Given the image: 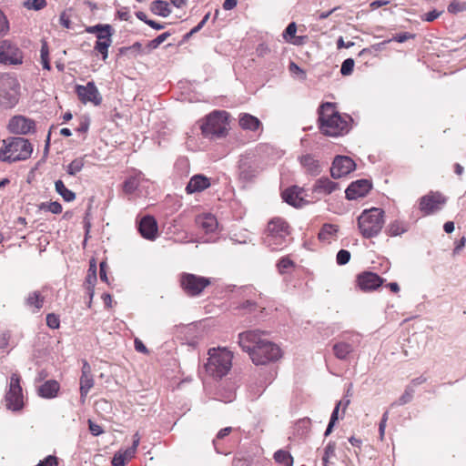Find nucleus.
Wrapping results in <instances>:
<instances>
[{
    "label": "nucleus",
    "mask_w": 466,
    "mask_h": 466,
    "mask_svg": "<svg viewBox=\"0 0 466 466\" xmlns=\"http://www.w3.org/2000/svg\"><path fill=\"white\" fill-rule=\"evenodd\" d=\"M263 336L264 332L258 329L247 330L238 334V345L248 352L252 362L257 366L275 362L282 357L280 348Z\"/></svg>",
    "instance_id": "nucleus-1"
},
{
    "label": "nucleus",
    "mask_w": 466,
    "mask_h": 466,
    "mask_svg": "<svg viewBox=\"0 0 466 466\" xmlns=\"http://www.w3.org/2000/svg\"><path fill=\"white\" fill-rule=\"evenodd\" d=\"M350 119L349 116H342L333 103H323L319 108V127L325 136L339 137L348 133Z\"/></svg>",
    "instance_id": "nucleus-2"
},
{
    "label": "nucleus",
    "mask_w": 466,
    "mask_h": 466,
    "mask_svg": "<svg viewBox=\"0 0 466 466\" xmlns=\"http://www.w3.org/2000/svg\"><path fill=\"white\" fill-rule=\"evenodd\" d=\"M208 358L205 364L207 373L214 378L226 376L232 367L233 353L224 347L208 350Z\"/></svg>",
    "instance_id": "nucleus-3"
},
{
    "label": "nucleus",
    "mask_w": 466,
    "mask_h": 466,
    "mask_svg": "<svg viewBox=\"0 0 466 466\" xmlns=\"http://www.w3.org/2000/svg\"><path fill=\"white\" fill-rule=\"evenodd\" d=\"M357 222L360 235L371 238L380 233L385 223V213L379 208L365 209L358 217Z\"/></svg>",
    "instance_id": "nucleus-4"
},
{
    "label": "nucleus",
    "mask_w": 466,
    "mask_h": 466,
    "mask_svg": "<svg viewBox=\"0 0 466 466\" xmlns=\"http://www.w3.org/2000/svg\"><path fill=\"white\" fill-rule=\"evenodd\" d=\"M5 143V149L0 150V160L4 162L12 163L25 160L30 157L33 152L31 143L24 137H11Z\"/></svg>",
    "instance_id": "nucleus-5"
},
{
    "label": "nucleus",
    "mask_w": 466,
    "mask_h": 466,
    "mask_svg": "<svg viewBox=\"0 0 466 466\" xmlns=\"http://www.w3.org/2000/svg\"><path fill=\"white\" fill-rule=\"evenodd\" d=\"M20 85L16 77L9 75H0V107L8 109L14 107L19 97Z\"/></svg>",
    "instance_id": "nucleus-6"
},
{
    "label": "nucleus",
    "mask_w": 466,
    "mask_h": 466,
    "mask_svg": "<svg viewBox=\"0 0 466 466\" xmlns=\"http://www.w3.org/2000/svg\"><path fill=\"white\" fill-rule=\"evenodd\" d=\"M261 161L253 155L241 156L238 165V177L243 185L253 183L262 172Z\"/></svg>",
    "instance_id": "nucleus-7"
},
{
    "label": "nucleus",
    "mask_w": 466,
    "mask_h": 466,
    "mask_svg": "<svg viewBox=\"0 0 466 466\" xmlns=\"http://www.w3.org/2000/svg\"><path fill=\"white\" fill-rule=\"evenodd\" d=\"M201 131L206 137H222L228 131V113L225 111H214L207 116L201 125Z\"/></svg>",
    "instance_id": "nucleus-8"
},
{
    "label": "nucleus",
    "mask_w": 466,
    "mask_h": 466,
    "mask_svg": "<svg viewBox=\"0 0 466 466\" xmlns=\"http://www.w3.org/2000/svg\"><path fill=\"white\" fill-rule=\"evenodd\" d=\"M267 232L265 243L275 249L286 242L289 234V225L284 219L276 218L268 222Z\"/></svg>",
    "instance_id": "nucleus-9"
},
{
    "label": "nucleus",
    "mask_w": 466,
    "mask_h": 466,
    "mask_svg": "<svg viewBox=\"0 0 466 466\" xmlns=\"http://www.w3.org/2000/svg\"><path fill=\"white\" fill-rule=\"evenodd\" d=\"M180 287L183 291L191 297L198 296L210 285V279L191 273H182L179 278Z\"/></svg>",
    "instance_id": "nucleus-10"
},
{
    "label": "nucleus",
    "mask_w": 466,
    "mask_h": 466,
    "mask_svg": "<svg viewBox=\"0 0 466 466\" xmlns=\"http://www.w3.org/2000/svg\"><path fill=\"white\" fill-rule=\"evenodd\" d=\"M5 405L8 410L13 411L20 410L24 406L22 387L20 386V377L14 373L10 377L9 390L5 394Z\"/></svg>",
    "instance_id": "nucleus-11"
},
{
    "label": "nucleus",
    "mask_w": 466,
    "mask_h": 466,
    "mask_svg": "<svg viewBox=\"0 0 466 466\" xmlns=\"http://www.w3.org/2000/svg\"><path fill=\"white\" fill-rule=\"evenodd\" d=\"M0 63L20 65L23 63V53L9 40H3L0 42Z\"/></svg>",
    "instance_id": "nucleus-12"
},
{
    "label": "nucleus",
    "mask_w": 466,
    "mask_h": 466,
    "mask_svg": "<svg viewBox=\"0 0 466 466\" xmlns=\"http://www.w3.org/2000/svg\"><path fill=\"white\" fill-rule=\"evenodd\" d=\"M446 203V198L440 192H430L420 198V210L425 215H431L440 210Z\"/></svg>",
    "instance_id": "nucleus-13"
},
{
    "label": "nucleus",
    "mask_w": 466,
    "mask_h": 466,
    "mask_svg": "<svg viewBox=\"0 0 466 466\" xmlns=\"http://www.w3.org/2000/svg\"><path fill=\"white\" fill-rule=\"evenodd\" d=\"M76 92L84 104L90 102L99 106L102 102V96L94 82H88L86 86L77 85Z\"/></svg>",
    "instance_id": "nucleus-14"
},
{
    "label": "nucleus",
    "mask_w": 466,
    "mask_h": 466,
    "mask_svg": "<svg viewBox=\"0 0 466 466\" xmlns=\"http://www.w3.org/2000/svg\"><path fill=\"white\" fill-rule=\"evenodd\" d=\"M355 167L356 164L350 157L337 156L332 162L330 175L333 178H340L350 174Z\"/></svg>",
    "instance_id": "nucleus-15"
},
{
    "label": "nucleus",
    "mask_w": 466,
    "mask_h": 466,
    "mask_svg": "<svg viewBox=\"0 0 466 466\" xmlns=\"http://www.w3.org/2000/svg\"><path fill=\"white\" fill-rule=\"evenodd\" d=\"M8 129L13 134L27 135L35 132V123L24 116H15L9 120Z\"/></svg>",
    "instance_id": "nucleus-16"
},
{
    "label": "nucleus",
    "mask_w": 466,
    "mask_h": 466,
    "mask_svg": "<svg viewBox=\"0 0 466 466\" xmlns=\"http://www.w3.org/2000/svg\"><path fill=\"white\" fill-rule=\"evenodd\" d=\"M371 182L368 179H360L352 182L345 190L348 199H357L366 196L371 189Z\"/></svg>",
    "instance_id": "nucleus-17"
},
{
    "label": "nucleus",
    "mask_w": 466,
    "mask_h": 466,
    "mask_svg": "<svg viewBox=\"0 0 466 466\" xmlns=\"http://www.w3.org/2000/svg\"><path fill=\"white\" fill-rule=\"evenodd\" d=\"M357 283L361 290L368 291L379 288L383 283V279L375 273L363 272L358 276Z\"/></svg>",
    "instance_id": "nucleus-18"
},
{
    "label": "nucleus",
    "mask_w": 466,
    "mask_h": 466,
    "mask_svg": "<svg viewBox=\"0 0 466 466\" xmlns=\"http://www.w3.org/2000/svg\"><path fill=\"white\" fill-rule=\"evenodd\" d=\"M114 35L113 27L106 30L103 34L101 33L96 36L97 40L94 46V49L102 56L104 61L108 56V48L112 45V35Z\"/></svg>",
    "instance_id": "nucleus-19"
},
{
    "label": "nucleus",
    "mask_w": 466,
    "mask_h": 466,
    "mask_svg": "<svg viewBox=\"0 0 466 466\" xmlns=\"http://www.w3.org/2000/svg\"><path fill=\"white\" fill-rule=\"evenodd\" d=\"M138 230L143 238L149 240L155 239L157 235L156 219L151 216L142 218L138 225Z\"/></svg>",
    "instance_id": "nucleus-20"
},
{
    "label": "nucleus",
    "mask_w": 466,
    "mask_h": 466,
    "mask_svg": "<svg viewBox=\"0 0 466 466\" xmlns=\"http://www.w3.org/2000/svg\"><path fill=\"white\" fill-rule=\"evenodd\" d=\"M210 187L209 178L204 175L193 176L186 187L187 194L201 192Z\"/></svg>",
    "instance_id": "nucleus-21"
},
{
    "label": "nucleus",
    "mask_w": 466,
    "mask_h": 466,
    "mask_svg": "<svg viewBox=\"0 0 466 466\" xmlns=\"http://www.w3.org/2000/svg\"><path fill=\"white\" fill-rule=\"evenodd\" d=\"M303 189L294 186L291 187L287 188L282 193V198L285 202L288 204L299 208L301 207L303 203V198H302Z\"/></svg>",
    "instance_id": "nucleus-22"
},
{
    "label": "nucleus",
    "mask_w": 466,
    "mask_h": 466,
    "mask_svg": "<svg viewBox=\"0 0 466 466\" xmlns=\"http://www.w3.org/2000/svg\"><path fill=\"white\" fill-rule=\"evenodd\" d=\"M195 221L197 226L206 233L214 232L218 228V220L216 217L210 213L198 215Z\"/></svg>",
    "instance_id": "nucleus-23"
},
{
    "label": "nucleus",
    "mask_w": 466,
    "mask_h": 466,
    "mask_svg": "<svg viewBox=\"0 0 466 466\" xmlns=\"http://www.w3.org/2000/svg\"><path fill=\"white\" fill-rule=\"evenodd\" d=\"M339 188V184L328 177H320L316 180L313 186V192L322 195H329Z\"/></svg>",
    "instance_id": "nucleus-24"
},
{
    "label": "nucleus",
    "mask_w": 466,
    "mask_h": 466,
    "mask_svg": "<svg viewBox=\"0 0 466 466\" xmlns=\"http://www.w3.org/2000/svg\"><path fill=\"white\" fill-rule=\"evenodd\" d=\"M300 164L311 176H317L321 172V167L317 159L311 155H305L300 157Z\"/></svg>",
    "instance_id": "nucleus-25"
},
{
    "label": "nucleus",
    "mask_w": 466,
    "mask_h": 466,
    "mask_svg": "<svg viewBox=\"0 0 466 466\" xmlns=\"http://www.w3.org/2000/svg\"><path fill=\"white\" fill-rule=\"evenodd\" d=\"M338 232V225L326 223L321 227L318 238L320 241L330 243L337 237Z\"/></svg>",
    "instance_id": "nucleus-26"
},
{
    "label": "nucleus",
    "mask_w": 466,
    "mask_h": 466,
    "mask_svg": "<svg viewBox=\"0 0 466 466\" xmlns=\"http://www.w3.org/2000/svg\"><path fill=\"white\" fill-rule=\"evenodd\" d=\"M59 390V384L57 381L50 380L42 384L38 389V393L41 397L51 399L56 396Z\"/></svg>",
    "instance_id": "nucleus-27"
},
{
    "label": "nucleus",
    "mask_w": 466,
    "mask_h": 466,
    "mask_svg": "<svg viewBox=\"0 0 466 466\" xmlns=\"http://www.w3.org/2000/svg\"><path fill=\"white\" fill-rule=\"evenodd\" d=\"M239 125L243 129L256 131L260 126V121L256 116L244 113L239 116Z\"/></svg>",
    "instance_id": "nucleus-28"
},
{
    "label": "nucleus",
    "mask_w": 466,
    "mask_h": 466,
    "mask_svg": "<svg viewBox=\"0 0 466 466\" xmlns=\"http://www.w3.org/2000/svg\"><path fill=\"white\" fill-rule=\"evenodd\" d=\"M354 348L351 344L347 342H338L333 346V351L339 360H345L348 356L353 351Z\"/></svg>",
    "instance_id": "nucleus-29"
},
{
    "label": "nucleus",
    "mask_w": 466,
    "mask_h": 466,
    "mask_svg": "<svg viewBox=\"0 0 466 466\" xmlns=\"http://www.w3.org/2000/svg\"><path fill=\"white\" fill-rule=\"evenodd\" d=\"M409 229V224L401 220H395L390 223L387 228V234L390 237L400 236Z\"/></svg>",
    "instance_id": "nucleus-30"
},
{
    "label": "nucleus",
    "mask_w": 466,
    "mask_h": 466,
    "mask_svg": "<svg viewBox=\"0 0 466 466\" xmlns=\"http://www.w3.org/2000/svg\"><path fill=\"white\" fill-rule=\"evenodd\" d=\"M45 298L39 291L30 292L25 299V304L28 307L34 308L35 311H38L44 305Z\"/></svg>",
    "instance_id": "nucleus-31"
},
{
    "label": "nucleus",
    "mask_w": 466,
    "mask_h": 466,
    "mask_svg": "<svg viewBox=\"0 0 466 466\" xmlns=\"http://www.w3.org/2000/svg\"><path fill=\"white\" fill-rule=\"evenodd\" d=\"M151 11L155 15H157L162 17H167L171 13L168 3L162 0L153 1L151 4Z\"/></svg>",
    "instance_id": "nucleus-32"
},
{
    "label": "nucleus",
    "mask_w": 466,
    "mask_h": 466,
    "mask_svg": "<svg viewBox=\"0 0 466 466\" xmlns=\"http://www.w3.org/2000/svg\"><path fill=\"white\" fill-rule=\"evenodd\" d=\"M94 386L93 376H81L80 378V400L84 403L89 390Z\"/></svg>",
    "instance_id": "nucleus-33"
},
{
    "label": "nucleus",
    "mask_w": 466,
    "mask_h": 466,
    "mask_svg": "<svg viewBox=\"0 0 466 466\" xmlns=\"http://www.w3.org/2000/svg\"><path fill=\"white\" fill-rule=\"evenodd\" d=\"M55 188H56V191L66 202H71L76 198V194L72 190L66 188L62 180H56L55 182Z\"/></svg>",
    "instance_id": "nucleus-34"
},
{
    "label": "nucleus",
    "mask_w": 466,
    "mask_h": 466,
    "mask_svg": "<svg viewBox=\"0 0 466 466\" xmlns=\"http://www.w3.org/2000/svg\"><path fill=\"white\" fill-rule=\"evenodd\" d=\"M275 461L281 466H292L293 457L288 451L279 450L274 453L273 456Z\"/></svg>",
    "instance_id": "nucleus-35"
},
{
    "label": "nucleus",
    "mask_w": 466,
    "mask_h": 466,
    "mask_svg": "<svg viewBox=\"0 0 466 466\" xmlns=\"http://www.w3.org/2000/svg\"><path fill=\"white\" fill-rule=\"evenodd\" d=\"M133 444L131 447L127 448V450L125 451H119L118 452L124 457V459L127 461V460H130L132 459L136 452H137V449L139 445V441H140V438L138 436L137 433H136L133 437Z\"/></svg>",
    "instance_id": "nucleus-36"
},
{
    "label": "nucleus",
    "mask_w": 466,
    "mask_h": 466,
    "mask_svg": "<svg viewBox=\"0 0 466 466\" xmlns=\"http://www.w3.org/2000/svg\"><path fill=\"white\" fill-rule=\"evenodd\" d=\"M85 166V157H77L74 159L67 167L66 172L70 176H75L79 173Z\"/></svg>",
    "instance_id": "nucleus-37"
},
{
    "label": "nucleus",
    "mask_w": 466,
    "mask_h": 466,
    "mask_svg": "<svg viewBox=\"0 0 466 466\" xmlns=\"http://www.w3.org/2000/svg\"><path fill=\"white\" fill-rule=\"evenodd\" d=\"M140 180L137 176L128 177L123 185V190L127 194L133 193L139 186Z\"/></svg>",
    "instance_id": "nucleus-38"
},
{
    "label": "nucleus",
    "mask_w": 466,
    "mask_h": 466,
    "mask_svg": "<svg viewBox=\"0 0 466 466\" xmlns=\"http://www.w3.org/2000/svg\"><path fill=\"white\" fill-rule=\"evenodd\" d=\"M341 404H342V401H339L336 404V406L331 413L328 427L325 431V433H324L325 436H329L332 432L333 427H334L335 423L337 422V420H339V408L341 407Z\"/></svg>",
    "instance_id": "nucleus-39"
},
{
    "label": "nucleus",
    "mask_w": 466,
    "mask_h": 466,
    "mask_svg": "<svg viewBox=\"0 0 466 466\" xmlns=\"http://www.w3.org/2000/svg\"><path fill=\"white\" fill-rule=\"evenodd\" d=\"M46 0H25L23 3V6L28 10H41L46 6Z\"/></svg>",
    "instance_id": "nucleus-40"
},
{
    "label": "nucleus",
    "mask_w": 466,
    "mask_h": 466,
    "mask_svg": "<svg viewBox=\"0 0 466 466\" xmlns=\"http://www.w3.org/2000/svg\"><path fill=\"white\" fill-rule=\"evenodd\" d=\"M336 445L334 442L329 441L324 449L322 462L324 466H328L329 459L335 456Z\"/></svg>",
    "instance_id": "nucleus-41"
},
{
    "label": "nucleus",
    "mask_w": 466,
    "mask_h": 466,
    "mask_svg": "<svg viewBox=\"0 0 466 466\" xmlns=\"http://www.w3.org/2000/svg\"><path fill=\"white\" fill-rule=\"evenodd\" d=\"M447 10L451 14H458L460 12L466 11V2L452 0L449 4Z\"/></svg>",
    "instance_id": "nucleus-42"
},
{
    "label": "nucleus",
    "mask_w": 466,
    "mask_h": 466,
    "mask_svg": "<svg viewBox=\"0 0 466 466\" xmlns=\"http://www.w3.org/2000/svg\"><path fill=\"white\" fill-rule=\"evenodd\" d=\"M413 393H414L413 389L411 387H407L404 393L392 405L402 406V405L409 403L410 401H411V400L413 398Z\"/></svg>",
    "instance_id": "nucleus-43"
},
{
    "label": "nucleus",
    "mask_w": 466,
    "mask_h": 466,
    "mask_svg": "<svg viewBox=\"0 0 466 466\" xmlns=\"http://www.w3.org/2000/svg\"><path fill=\"white\" fill-rule=\"evenodd\" d=\"M294 265V262L290 258L284 257L279 259V261L277 264V267L280 274H285L288 272L289 268H293Z\"/></svg>",
    "instance_id": "nucleus-44"
},
{
    "label": "nucleus",
    "mask_w": 466,
    "mask_h": 466,
    "mask_svg": "<svg viewBox=\"0 0 466 466\" xmlns=\"http://www.w3.org/2000/svg\"><path fill=\"white\" fill-rule=\"evenodd\" d=\"M111 27L112 26L108 24H97L96 25L87 26L86 31L89 34H96L97 36L101 33L103 34L106 30L111 29Z\"/></svg>",
    "instance_id": "nucleus-45"
},
{
    "label": "nucleus",
    "mask_w": 466,
    "mask_h": 466,
    "mask_svg": "<svg viewBox=\"0 0 466 466\" xmlns=\"http://www.w3.org/2000/svg\"><path fill=\"white\" fill-rule=\"evenodd\" d=\"M169 35H170V34L168 32L162 33L161 35H157L155 39L151 40L148 43V47L150 49H156L163 42H165L169 37Z\"/></svg>",
    "instance_id": "nucleus-46"
},
{
    "label": "nucleus",
    "mask_w": 466,
    "mask_h": 466,
    "mask_svg": "<svg viewBox=\"0 0 466 466\" xmlns=\"http://www.w3.org/2000/svg\"><path fill=\"white\" fill-rule=\"evenodd\" d=\"M354 67V60L352 58H347L343 61L341 67H340V73L343 76H350Z\"/></svg>",
    "instance_id": "nucleus-47"
},
{
    "label": "nucleus",
    "mask_w": 466,
    "mask_h": 466,
    "mask_svg": "<svg viewBox=\"0 0 466 466\" xmlns=\"http://www.w3.org/2000/svg\"><path fill=\"white\" fill-rule=\"evenodd\" d=\"M46 325L53 329H56L60 326V319L58 316L54 313H49L46 315Z\"/></svg>",
    "instance_id": "nucleus-48"
},
{
    "label": "nucleus",
    "mask_w": 466,
    "mask_h": 466,
    "mask_svg": "<svg viewBox=\"0 0 466 466\" xmlns=\"http://www.w3.org/2000/svg\"><path fill=\"white\" fill-rule=\"evenodd\" d=\"M336 259H337V263L339 265H345V264H347L350 261V251H348L346 249H340L337 253Z\"/></svg>",
    "instance_id": "nucleus-49"
},
{
    "label": "nucleus",
    "mask_w": 466,
    "mask_h": 466,
    "mask_svg": "<svg viewBox=\"0 0 466 466\" xmlns=\"http://www.w3.org/2000/svg\"><path fill=\"white\" fill-rule=\"evenodd\" d=\"M41 61H42L43 67L45 69L49 70L50 65H49V61H48V47H47L46 43H44L41 47Z\"/></svg>",
    "instance_id": "nucleus-50"
},
{
    "label": "nucleus",
    "mask_w": 466,
    "mask_h": 466,
    "mask_svg": "<svg viewBox=\"0 0 466 466\" xmlns=\"http://www.w3.org/2000/svg\"><path fill=\"white\" fill-rule=\"evenodd\" d=\"M46 208L48 211H50L53 214H60L63 209L62 205L57 201L48 203L46 205Z\"/></svg>",
    "instance_id": "nucleus-51"
},
{
    "label": "nucleus",
    "mask_w": 466,
    "mask_h": 466,
    "mask_svg": "<svg viewBox=\"0 0 466 466\" xmlns=\"http://www.w3.org/2000/svg\"><path fill=\"white\" fill-rule=\"evenodd\" d=\"M89 431L94 436H98L103 433V429L100 425L93 422L91 420H88Z\"/></svg>",
    "instance_id": "nucleus-52"
},
{
    "label": "nucleus",
    "mask_w": 466,
    "mask_h": 466,
    "mask_svg": "<svg viewBox=\"0 0 466 466\" xmlns=\"http://www.w3.org/2000/svg\"><path fill=\"white\" fill-rule=\"evenodd\" d=\"M96 282V274L94 273V270L92 272H87V275L86 277L85 286L95 288Z\"/></svg>",
    "instance_id": "nucleus-53"
},
{
    "label": "nucleus",
    "mask_w": 466,
    "mask_h": 466,
    "mask_svg": "<svg viewBox=\"0 0 466 466\" xmlns=\"http://www.w3.org/2000/svg\"><path fill=\"white\" fill-rule=\"evenodd\" d=\"M441 14H442V11L432 10L431 12L426 13L423 15V20H425L427 22H432L435 19H437Z\"/></svg>",
    "instance_id": "nucleus-54"
},
{
    "label": "nucleus",
    "mask_w": 466,
    "mask_h": 466,
    "mask_svg": "<svg viewBox=\"0 0 466 466\" xmlns=\"http://www.w3.org/2000/svg\"><path fill=\"white\" fill-rule=\"evenodd\" d=\"M289 71L292 74L299 75L302 78H305L306 74L305 71L302 70L296 63L291 62L289 64Z\"/></svg>",
    "instance_id": "nucleus-55"
},
{
    "label": "nucleus",
    "mask_w": 466,
    "mask_h": 466,
    "mask_svg": "<svg viewBox=\"0 0 466 466\" xmlns=\"http://www.w3.org/2000/svg\"><path fill=\"white\" fill-rule=\"evenodd\" d=\"M36 466H57L56 458L54 456H48L43 461H40Z\"/></svg>",
    "instance_id": "nucleus-56"
},
{
    "label": "nucleus",
    "mask_w": 466,
    "mask_h": 466,
    "mask_svg": "<svg viewBox=\"0 0 466 466\" xmlns=\"http://www.w3.org/2000/svg\"><path fill=\"white\" fill-rule=\"evenodd\" d=\"M126 460L124 457L117 451L113 459H112V465L113 466H125Z\"/></svg>",
    "instance_id": "nucleus-57"
},
{
    "label": "nucleus",
    "mask_w": 466,
    "mask_h": 466,
    "mask_svg": "<svg viewBox=\"0 0 466 466\" xmlns=\"http://www.w3.org/2000/svg\"><path fill=\"white\" fill-rule=\"evenodd\" d=\"M134 344H135V349L137 351L141 352V353L148 352L147 347L144 345V343L140 339H136L134 341Z\"/></svg>",
    "instance_id": "nucleus-58"
},
{
    "label": "nucleus",
    "mask_w": 466,
    "mask_h": 466,
    "mask_svg": "<svg viewBox=\"0 0 466 466\" xmlns=\"http://www.w3.org/2000/svg\"><path fill=\"white\" fill-rule=\"evenodd\" d=\"M411 37H413V35L405 32V33H402V34H400V35H397L396 36H394L393 40H395L399 43H403Z\"/></svg>",
    "instance_id": "nucleus-59"
},
{
    "label": "nucleus",
    "mask_w": 466,
    "mask_h": 466,
    "mask_svg": "<svg viewBox=\"0 0 466 466\" xmlns=\"http://www.w3.org/2000/svg\"><path fill=\"white\" fill-rule=\"evenodd\" d=\"M354 46V43L353 42H344V39L342 36H339L338 41H337V47L338 49H341V48H350L351 46Z\"/></svg>",
    "instance_id": "nucleus-60"
},
{
    "label": "nucleus",
    "mask_w": 466,
    "mask_h": 466,
    "mask_svg": "<svg viewBox=\"0 0 466 466\" xmlns=\"http://www.w3.org/2000/svg\"><path fill=\"white\" fill-rule=\"evenodd\" d=\"M99 267H100L99 274H100L101 280L107 282V276H106V263L105 261H103L100 263Z\"/></svg>",
    "instance_id": "nucleus-61"
},
{
    "label": "nucleus",
    "mask_w": 466,
    "mask_h": 466,
    "mask_svg": "<svg viewBox=\"0 0 466 466\" xmlns=\"http://www.w3.org/2000/svg\"><path fill=\"white\" fill-rule=\"evenodd\" d=\"M9 336L7 333L0 335V350H4L8 346Z\"/></svg>",
    "instance_id": "nucleus-62"
},
{
    "label": "nucleus",
    "mask_w": 466,
    "mask_h": 466,
    "mask_svg": "<svg viewBox=\"0 0 466 466\" xmlns=\"http://www.w3.org/2000/svg\"><path fill=\"white\" fill-rule=\"evenodd\" d=\"M296 32H297V26L294 22L290 23L285 30V34L289 35L290 36H294Z\"/></svg>",
    "instance_id": "nucleus-63"
},
{
    "label": "nucleus",
    "mask_w": 466,
    "mask_h": 466,
    "mask_svg": "<svg viewBox=\"0 0 466 466\" xmlns=\"http://www.w3.org/2000/svg\"><path fill=\"white\" fill-rule=\"evenodd\" d=\"M238 4V0H225L223 3V8L225 10L233 9Z\"/></svg>",
    "instance_id": "nucleus-64"
}]
</instances>
